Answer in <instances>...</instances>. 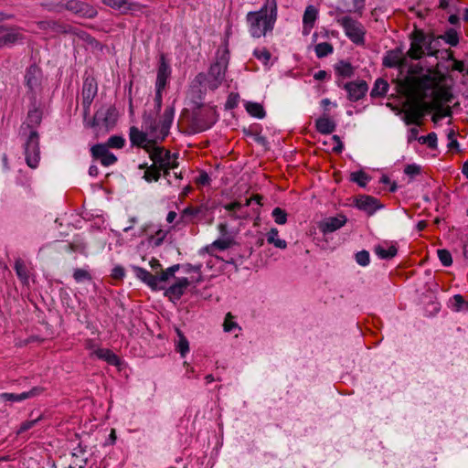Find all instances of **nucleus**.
<instances>
[{"label":"nucleus","mask_w":468,"mask_h":468,"mask_svg":"<svg viewBox=\"0 0 468 468\" xmlns=\"http://www.w3.org/2000/svg\"><path fill=\"white\" fill-rule=\"evenodd\" d=\"M174 118L175 107L173 105L165 109L159 121L150 114H144L143 118L144 132L135 126L130 128L129 137L132 145L147 151L154 143L163 142L169 134Z\"/></svg>","instance_id":"f257e3e1"},{"label":"nucleus","mask_w":468,"mask_h":468,"mask_svg":"<svg viewBox=\"0 0 468 468\" xmlns=\"http://www.w3.org/2000/svg\"><path fill=\"white\" fill-rule=\"evenodd\" d=\"M278 16L276 0H265L259 11L249 12L246 21L252 37L260 38L273 30Z\"/></svg>","instance_id":"f03ea898"},{"label":"nucleus","mask_w":468,"mask_h":468,"mask_svg":"<svg viewBox=\"0 0 468 468\" xmlns=\"http://www.w3.org/2000/svg\"><path fill=\"white\" fill-rule=\"evenodd\" d=\"M408 70L399 86L409 98L424 99L425 91L430 89L432 80L430 75L424 73L420 64L408 65Z\"/></svg>","instance_id":"7ed1b4c3"},{"label":"nucleus","mask_w":468,"mask_h":468,"mask_svg":"<svg viewBox=\"0 0 468 468\" xmlns=\"http://www.w3.org/2000/svg\"><path fill=\"white\" fill-rule=\"evenodd\" d=\"M229 58L228 50H224L222 54L217 58L216 62L210 66L207 76L204 73H199L197 75L195 80L199 84L207 80V87L210 90L218 89L225 79Z\"/></svg>","instance_id":"20e7f679"},{"label":"nucleus","mask_w":468,"mask_h":468,"mask_svg":"<svg viewBox=\"0 0 468 468\" xmlns=\"http://www.w3.org/2000/svg\"><path fill=\"white\" fill-rule=\"evenodd\" d=\"M336 23L342 27L346 36L356 45H365V36L367 30L365 27L358 20L350 16H337Z\"/></svg>","instance_id":"39448f33"},{"label":"nucleus","mask_w":468,"mask_h":468,"mask_svg":"<svg viewBox=\"0 0 468 468\" xmlns=\"http://www.w3.org/2000/svg\"><path fill=\"white\" fill-rule=\"evenodd\" d=\"M25 136L24 153L27 165L37 168L40 160L39 134L37 130H31Z\"/></svg>","instance_id":"423d86ee"},{"label":"nucleus","mask_w":468,"mask_h":468,"mask_svg":"<svg viewBox=\"0 0 468 468\" xmlns=\"http://www.w3.org/2000/svg\"><path fill=\"white\" fill-rule=\"evenodd\" d=\"M216 122L217 115L213 109H197L193 112L191 126L195 133H201L209 129Z\"/></svg>","instance_id":"0eeeda50"},{"label":"nucleus","mask_w":468,"mask_h":468,"mask_svg":"<svg viewBox=\"0 0 468 468\" xmlns=\"http://www.w3.org/2000/svg\"><path fill=\"white\" fill-rule=\"evenodd\" d=\"M412 101L408 103L405 111L404 122L406 124L420 125V120L425 114L428 103L422 102L423 99L410 98Z\"/></svg>","instance_id":"6e6552de"},{"label":"nucleus","mask_w":468,"mask_h":468,"mask_svg":"<svg viewBox=\"0 0 468 468\" xmlns=\"http://www.w3.org/2000/svg\"><path fill=\"white\" fill-rule=\"evenodd\" d=\"M24 39L25 36L21 27L0 26V49L5 47H13Z\"/></svg>","instance_id":"1a4fd4ad"},{"label":"nucleus","mask_w":468,"mask_h":468,"mask_svg":"<svg viewBox=\"0 0 468 468\" xmlns=\"http://www.w3.org/2000/svg\"><path fill=\"white\" fill-rule=\"evenodd\" d=\"M116 111L113 107L101 108L95 114L93 119L89 122L90 127L103 125L105 128L112 127L116 122Z\"/></svg>","instance_id":"9d476101"},{"label":"nucleus","mask_w":468,"mask_h":468,"mask_svg":"<svg viewBox=\"0 0 468 468\" xmlns=\"http://www.w3.org/2000/svg\"><path fill=\"white\" fill-rule=\"evenodd\" d=\"M262 197L260 195H254L250 198H245V202L234 201L224 206V208L230 212V216L235 218H245L248 217V213L243 211L244 207H249L251 202H256L258 205H261V200Z\"/></svg>","instance_id":"9b49d317"},{"label":"nucleus","mask_w":468,"mask_h":468,"mask_svg":"<svg viewBox=\"0 0 468 468\" xmlns=\"http://www.w3.org/2000/svg\"><path fill=\"white\" fill-rule=\"evenodd\" d=\"M383 65L387 68H398L402 73L408 67V58L400 48L391 49L383 58Z\"/></svg>","instance_id":"f8f14e48"},{"label":"nucleus","mask_w":468,"mask_h":468,"mask_svg":"<svg viewBox=\"0 0 468 468\" xmlns=\"http://www.w3.org/2000/svg\"><path fill=\"white\" fill-rule=\"evenodd\" d=\"M42 80L41 69L37 65L29 66L25 74V83L28 90L32 93H36L40 90Z\"/></svg>","instance_id":"ddd939ff"},{"label":"nucleus","mask_w":468,"mask_h":468,"mask_svg":"<svg viewBox=\"0 0 468 468\" xmlns=\"http://www.w3.org/2000/svg\"><path fill=\"white\" fill-rule=\"evenodd\" d=\"M65 8L81 17L92 18L97 16V11L94 7L79 0L68 1Z\"/></svg>","instance_id":"4468645a"},{"label":"nucleus","mask_w":468,"mask_h":468,"mask_svg":"<svg viewBox=\"0 0 468 468\" xmlns=\"http://www.w3.org/2000/svg\"><path fill=\"white\" fill-rule=\"evenodd\" d=\"M91 156L101 161L103 166H110L117 162V157L109 151L107 145L102 144H95L90 149Z\"/></svg>","instance_id":"2eb2a0df"},{"label":"nucleus","mask_w":468,"mask_h":468,"mask_svg":"<svg viewBox=\"0 0 468 468\" xmlns=\"http://www.w3.org/2000/svg\"><path fill=\"white\" fill-rule=\"evenodd\" d=\"M97 84L93 81V80H85L82 88V107L84 119H86L90 113V108L94 97L97 94Z\"/></svg>","instance_id":"dca6fc26"},{"label":"nucleus","mask_w":468,"mask_h":468,"mask_svg":"<svg viewBox=\"0 0 468 468\" xmlns=\"http://www.w3.org/2000/svg\"><path fill=\"white\" fill-rule=\"evenodd\" d=\"M44 391V388L41 387H34L30 390L22 392L20 394L15 393H1L0 394V402H21L23 400L35 398L39 396Z\"/></svg>","instance_id":"f3484780"},{"label":"nucleus","mask_w":468,"mask_h":468,"mask_svg":"<svg viewBox=\"0 0 468 468\" xmlns=\"http://www.w3.org/2000/svg\"><path fill=\"white\" fill-rule=\"evenodd\" d=\"M157 144L158 143H154L153 146H150L146 152L149 154L150 158L153 160V165H155L163 169L164 166H167L171 153L170 151L165 150L164 147L158 146Z\"/></svg>","instance_id":"a211bd4d"},{"label":"nucleus","mask_w":468,"mask_h":468,"mask_svg":"<svg viewBox=\"0 0 468 468\" xmlns=\"http://www.w3.org/2000/svg\"><path fill=\"white\" fill-rule=\"evenodd\" d=\"M368 86L365 80L351 81L345 84V90L347 91L348 99L352 101H357L362 99L367 91Z\"/></svg>","instance_id":"6ab92c4d"},{"label":"nucleus","mask_w":468,"mask_h":468,"mask_svg":"<svg viewBox=\"0 0 468 468\" xmlns=\"http://www.w3.org/2000/svg\"><path fill=\"white\" fill-rule=\"evenodd\" d=\"M42 121V112L34 107L28 111L27 120L21 126L22 134L28 133L31 130H36Z\"/></svg>","instance_id":"aec40b11"},{"label":"nucleus","mask_w":468,"mask_h":468,"mask_svg":"<svg viewBox=\"0 0 468 468\" xmlns=\"http://www.w3.org/2000/svg\"><path fill=\"white\" fill-rule=\"evenodd\" d=\"M346 218L343 215L330 217L320 222L319 229L324 234L332 233L342 228L346 223Z\"/></svg>","instance_id":"412c9836"},{"label":"nucleus","mask_w":468,"mask_h":468,"mask_svg":"<svg viewBox=\"0 0 468 468\" xmlns=\"http://www.w3.org/2000/svg\"><path fill=\"white\" fill-rule=\"evenodd\" d=\"M191 281L188 278L182 277L176 280L165 292L169 298L179 300L185 293L186 289L190 284Z\"/></svg>","instance_id":"4be33fe9"},{"label":"nucleus","mask_w":468,"mask_h":468,"mask_svg":"<svg viewBox=\"0 0 468 468\" xmlns=\"http://www.w3.org/2000/svg\"><path fill=\"white\" fill-rule=\"evenodd\" d=\"M356 206L360 210L373 215L380 207L378 200L371 196H360L356 199Z\"/></svg>","instance_id":"5701e85b"},{"label":"nucleus","mask_w":468,"mask_h":468,"mask_svg":"<svg viewBox=\"0 0 468 468\" xmlns=\"http://www.w3.org/2000/svg\"><path fill=\"white\" fill-rule=\"evenodd\" d=\"M426 44V37L420 33L410 44V48L408 50L406 56L412 59H419L424 55L423 46Z\"/></svg>","instance_id":"b1692460"},{"label":"nucleus","mask_w":468,"mask_h":468,"mask_svg":"<svg viewBox=\"0 0 468 468\" xmlns=\"http://www.w3.org/2000/svg\"><path fill=\"white\" fill-rule=\"evenodd\" d=\"M207 207L204 206L187 207L182 212V218L189 222H197L205 218Z\"/></svg>","instance_id":"393cba45"},{"label":"nucleus","mask_w":468,"mask_h":468,"mask_svg":"<svg viewBox=\"0 0 468 468\" xmlns=\"http://www.w3.org/2000/svg\"><path fill=\"white\" fill-rule=\"evenodd\" d=\"M171 74V69L169 65L162 59L157 70L155 89L156 90H165L167 80L169 79Z\"/></svg>","instance_id":"a878e982"},{"label":"nucleus","mask_w":468,"mask_h":468,"mask_svg":"<svg viewBox=\"0 0 468 468\" xmlns=\"http://www.w3.org/2000/svg\"><path fill=\"white\" fill-rule=\"evenodd\" d=\"M134 272L136 277L146 283L149 287L154 290L158 289L157 274H152L141 267H134Z\"/></svg>","instance_id":"bb28decb"},{"label":"nucleus","mask_w":468,"mask_h":468,"mask_svg":"<svg viewBox=\"0 0 468 468\" xmlns=\"http://www.w3.org/2000/svg\"><path fill=\"white\" fill-rule=\"evenodd\" d=\"M315 127L320 133L330 134L335 132L336 125L328 115L324 114L315 121Z\"/></svg>","instance_id":"cd10ccee"},{"label":"nucleus","mask_w":468,"mask_h":468,"mask_svg":"<svg viewBox=\"0 0 468 468\" xmlns=\"http://www.w3.org/2000/svg\"><path fill=\"white\" fill-rule=\"evenodd\" d=\"M318 11L314 5H308L305 8L303 16L304 33L308 34L309 31L314 27V22L317 18Z\"/></svg>","instance_id":"c85d7f7f"},{"label":"nucleus","mask_w":468,"mask_h":468,"mask_svg":"<svg viewBox=\"0 0 468 468\" xmlns=\"http://www.w3.org/2000/svg\"><path fill=\"white\" fill-rule=\"evenodd\" d=\"M94 355L101 359L106 361L108 364L112 366H118L120 364V358L117 355H115L112 351L107 348H98L94 351Z\"/></svg>","instance_id":"c756f323"},{"label":"nucleus","mask_w":468,"mask_h":468,"mask_svg":"<svg viewBox=\"0 0 468 468\" xmlns=\"http://www.w3.org/2000/svg\"><path fill=\"white\" fill-rule=\"evenodd\" d=\"M353 8L352 9H343L341 7H336L335 12L337 14L344 13H354L358 17L363 16L365 7H366V0H352Z\"/></svg>","instance_id":"7c9ffc66"},{"label":"nucleus","mask_w":468,"mask_h":468,"mask_svg":"<svg viewBox=\"0 0 468 468\" xmlns=\"http://www.w3.org/2000/svg\"><path fill=\"white\" fill-rule=\"evenodd\" d=\"M374 252L383 260H390L396 256L398 250L395 245L389 246L386 249L383 245H377L374 248Z\"/></svg>","instance_id":"2f4dec72"},{"label":"nucleus","mask_w":468,"mask_h":468,"mask_svg":"<svg viewBox=\"0 0 468 468\" xmlns=\"http://www.w3.org/2000/svg\"><path fill=\"white\" fill-rule=\"evenodd\" d=\"M388 88L389 85L385 80L378 79L374 84L373 89L371 90L370 95L373 98L383 97L387 94Z\"/></svg>","instance_id":"473e14b6"},{"label":"nucleus","mask_w":468,"mask_h":468,"mask_svg":"<svg viewBox=\"0 0 468 468\" xmlns=\"http://www.w3.org/2000/svg\"><path fill=\"white\" fill-rule=\"evenodd\" d=\"M176 334L178 339L176 342V349L180 353L181 356L184 357L189 352V343L186 337L179 329H176Z\"/></svg>","instance_id":"72a5a7b5"},{"label":"nucleus","mask_w":468,"mask_h":468,"mask_svg":"<svg viewBox=\"0 0 468 468\" xmlns=\"http://www.w3.org/2000/svg\"><path fill=\"white\" fill-rule=\"evenodd\" d=\"M278 234H279L278 229L275 228H272L267 233V241L270 244H273L276 248L284 250L287 247V242L284 239H279Z\"/></svg>","instance_id":"f704fd0d"},{"label":"nucleus","mask_w":468,"mask_h":468,"mask_svg":"<svg viewBox=\"0 0 468 468\" xmlns=\"http://www.w3.org/2000/svg\"><path fill=\"white\" fill-rule=\"evenodd\" d=\"M245 108L248 113L253 117L258 119H262L265 117V111L262 105L258 102H247Z\"/></svg>","instance_id":"c9c22d12"},{"label":"nucleus","mask_w":468,"mask_h":468,"mask_svg":"<svg viewBox=\"0 0 468 468\" xmlns=\"http://www.w3.org/2000/svg\"><path fill=\"white\" fill-rule=\"evenodd\" d=\"M335 71L344 78H350L354 75V68L351 63L341 60L335 65Z\"/></svg>","instance_id":"e433bc0d"},{"label":"nucleus","mask_w":468,"mask_h":468,"mask_svg":"<svg viewBox=\"0 0 468 468\" xmlns=\"http://www.w3.org/2000/svg\"><path fill=\"white\" fill-rule=\"evenodd\" d=\"M39 28L46 29L50 28L55 33H68L69 29L67 26L61 25L56 21H41L38 23Z\"/></svg>","instance_id":"4c0bfd02"},{"label":"nucleus","mask_w":468,"mask_h":468,"mask_svg":"<svg viewBox=\"0 0 468 468\" xmlns=\"http://www.w3.org/2000/svg\"><path fill=\"white\" fill-rule=\"evenodd\" d=\"M72 276L77 283L92 281V275L88 269L76 268L73 270Z\"/></svg>","instance_id":"58836bf2"},{"label":"nucleus","mask_w":468,"mask_h":468,"mask_svg":"<svg viewBox=\"0 0 468 468\" xmlns=\"http://www.w3.org/2000/svg\"><path fill=\"white\" fill-rule=\"evenodd\" d=\"M161 168L155 165H151L144 171V179L147 182H156L161 176Z\"/></svg>","instance_id":"ea45409f"},{"label":"nucleus","mask_w":468,"mask_h":468,"mask_svg":"<svg viewBox=\"0 0 468 468\" xmlns=\"http://www.w3.org/2000/svg\"><path fill=\"white\" fill-rule=\"evenodd\" d=\"M314 50L317 58H324L333 53L334 48L328 42H322L315 46Z\"/></svg>","instance_id":"a19ab883"},{"label":"nucleus","mask_w":468,"mask_h":468,"mask_svg":"<svg viewBox=\"0 0 468 468\" xmlns=\"http://www.w3.org/2000/svg\"><path fill=\"white\" fill-rule=\"evenodd\" d=\"M104 144L107 148L122 149L125 144V139L120 135H112Z\"/></svg>","instance_id":"79ce46f5"},{"label":"nucleus","mask_w":468,"mask_h":468,"mask_svg":"<svg viewBox=\"0 0 468 468\" xmlns=\"http://www.w3.org/2000/svg\"><path fill=\"white\" fill-rule=\"evenodd\" d=\"M370 177L363 171L354 172L351 174V180L360 186H366Z\"/></svg>","instance_id":"37998d69"},{"label":"nucleus","mask_w":468,"mask_h":468,"mask_svg":"<svg viewBox=\"0 0 468 468\" xmlns=\"http://www.w3.org/2000/svg\"><path fill=\"white\" fill-rule=\"evenodd\" d=\"M271 216L275 223L279 225H283L287 221V213L281 207H275L271 212Z\"/></svg>","instance_id":"c03bdc74"},{"label":"nucleus","mask_w":468,"mask_h":468,"mask_svg":"<svg viewBox=\"0 0 468 468\" xmlns=\"http://www.w3.org/2000/svg\"><path fill=\"white\" fill-rule=\"evenodd\" d=\"M102 3L114 9H122L125 7L127 10H131V4H128L127 1L122 0H101Z\"/></svg>","instance_id":"a18cd8bd"},{"label":"nucleus","mask_w":468,"mask_h":468,"mask_svg":"<svg viewBox=\"0 0 468 468\" xmlns=\"http://www.w3.org/2000/svg\"><path fill=\"white\" fill-rule=\"evenodd\" d=\"M201 267H202L201 264L192 265L190 263H186V264L182 265V269H183L184 272H186V273L196 272L198 274V278H197L196 280H194V279L192 280V282H201Z\"/></svg>","instance_id":"49530a36"},{"label":"nucleus","mask_w":468,"mask_h":468,"mask_svg":"<svg viewBox=\"0 0 468 468\" xmlns=\"http://www.w3.org/2000/svg\"><path fill=\"white\" fill-rule=\"evenodd\" d=\"M437 254L443 266L448 267L452 265V258L449 250L444 249L438 250Z\"/></svg>","instance_id":"de8ad7c7"},{"label":"nucleus","mask_w":468,"mask_h":468,"mask_svg":"<svg viewBox=\"0 0 468 468\" xmlns=\"http://www.w3.org/2000/svg\"><path fill=\"white\" fill-rule=\"evenodd\" d=\"M41 420H42V415L38 416L37 418H36L34 420H26V421L22 422L16 433L21 434V433L32 429Z\"/></svg>","instance_id":"09e8293b"},{"label":"nucleus","mask_w":468,"mask_h":468,"mask_svg":"<svg viewBox=\"0 0 468 468\" xmlns=\"http://www.w3.org/2000/svg\"><path fill=\"white\" fill-rule=\"evenodd\" d=\"M356 261L360 265V266H367L370 262V256H369V252L367 250H361V251H358L356 254Z\"/></svg>","instance_id":"8fccbe9b"},{"label":"nucleus","mask_w":468,"mask_h":468,"mask_svg":"<svg viewBox=\"0 0 468 468\" xmlns=\"http://www.w3.org/2000/svg\"><path fill=\"white\" fill-rule=\"evenodd\" d=\"M234 317L231 313H228L225 316L223 327L225 332H231L233 329L238 328V324L233 320Z\"/></svg>","instance_id":"3c124183"},{"label":"nucleus","mask_w":468,"mask_h":468,"mask_svg":"<svg viewBox=\"0 0 468 468\" xmlns=\"http://www.w3.org/2000/svg\"><path fill=\"white\" fill-rule=\"evenodd\" d=\"M447 138H448V144H447V147L450 149V150H457L459 151V143L456 139V133L454 132L453 129H450L447 133Z\"/></svg>","instance_id":"603ef678"},{"label":"nucleus","mask_w":468,"mask_h":468,"mask_svg":"<svg viewBox=\"0 0 468 468\" xmlns=\"http://www.w3.org/2000/svg\"><path fill=\"white\" fill-rule=\"evenodd\" d=\"M15 270L19 278L27 279V271L25 263L22 260L18 259L15 262Z\"/></svg>","instance_id":"864d4df0"},{"label":"nucleus","mask_w":468,"mask_h":468,"mask_svg":"<svg viewBox=\"0 0 468 468\" xmlns=\"http://www.w3.org/2000/svg\"><path fill=\"white\" fill-rule=\"evenodd\" d=\"M231 243L229 239H218L211 244V247L219 250H225L230 247Z\"/></svg>","instance_id":"5fc2aeb1"},{"label":"nucleus","mask_w":468,"mask_h":468,"mask_svg":"<svg viewBox=\"0 0 468 468\" xmlns=\"http://www.w3.org/2000/svg\"><path fill=\"white\" fill-rule=\"evenodd\" d=\"M254 56L263 63H267L271 58V53L266 48L256 49Z\"/></svg>","instance_id":"6e6d98bb"},{"label":"nucleus","mask_w":468,"mask_h":468,"mask_svg":"<svg viewBox=\"0 0 468 468\" xmlns=\"http://www.w3.org/2000/svg\"><path fill=\"white\" fill-rule=\"evenodd\" d=\"M173 271H170V268H167L166 270H161L160 273H157V282L158 284L160 282H167L171 277H174Z\"/></svg>","instance_id":"4d7b16f0"},{"label":"nucleus","mask_w":468,"mask_h":468,"mask_svg":"<svg viewBox=\"0 0 468 468\" xmlns=\"http://www.w3.org/2000/svg\"><path fill=\"white\" fill-rule=\"evenodd\" d=\"M404 173L413 177L420 173V166L416 164L408 165L404 169Z\"/></svg>","instance_id":"13d9d810"},{"label":"nucleus","mask_w":468,"mask_h":468,"mask_svg":"<svg viewBox=\"0 0 468 468\" xmlns=\"http://www.w3.org/2000/svg\"><path fill=\"white\" fill-rule=\"evenodd\" d=\"M446 42L452 47H454L458 44L459 38H458L457 33L454 30L451 29V30L447 31Z\"/></svg>","instance_id":"bf43d9fd"},{"label":"nucleus","mask_w":468,"mask_h":468,"mask_svg":"<svg viewBox=\"0 0 468 468\" xmlns=\"http://www.w3.org/2000/svg\"><path fill=\"white\" fill-rule=\"evenodd\" d=\"M238 101H239V95L231 93L228 97V100H227V102H226V107L228 109H234L235 107H237Z\"/></svg>","instance_id":"052dcab7"},{"label":"nucleus","mask_w":468,"mask_h":468,"mask_svg":"<svg viewBox=\"0 0 468 468\" xmlns=\"http://www.w3.org/2000/svg\"><path fill=\"white\" fill-rule=\"evenodd\" d=\"M164 90H156L155 89V97H154V109L155 113H158L162 107V92Z\"/></svg>","instance_id":"680f3d73"},{"label":"nucleus","mask_w":468,"mask_h":468,"mask_svg":"<svg viewBox=\"0 0 468 468\" xmlns=\"http://www.w3.org/2000/svg\"><path fill=\"white\" fill-rule=\"evenodd\" d=\"M210 182V177L206 172H201L196 178V183L200 186H207Z\"/></svg>","instance_id":"e2e57ef3"},{"label":"nucleus","mask_w":468,"mask_h":468,"mask_svg":"<svg viewBox=\"0 0 468 468\" xmlns=\"http://www.w3.org/2000/svg\"><path fill=\"white\" fill-rule=\"evenodd\" d=\"M428 147L431 149H435L437 147V135L435 133H430L426 135Z\"/></svg>","instance_id":"0e129e2a"},{"label":"nucleus","mask_w":468,"mask_h":468,"mask_svg":"<svg viewBox=\"0 0 468 468\" xmlns=\"http://www.w3.org/2000/svg\"><path fill=\"white\" fill-rule=\"evenodd\" d=\"M124 275H125V271L122 266H116L113 268L112 276L114 279H118V280L122 279L124 277Z\"/></svg>","instance_id":"69168bd1"},{"label":"nucleus","mask_w":468,"mask_h":468,"mask_svg":"<svg viewBox=\"0 0 468 468\" xmlns=\"http://www.w3.org/2000/svg\"><path fill=\"white\" fill-rule=\"evenodd\" d=\"M452 95L447 91H441L440 93H436L435 100L438 101H446L449 102L452 100Z\"/></svg>","instance_id":"338daca9"},{"label":"nucleus","mask_w":468,"mask_h":468,"mask_svg":"<svg viewBox=\"0 0 468 468\" xmlns=\"http://www.w3.org/2000/svg\"><path fill=\"white\" fill-rule=\"evenodd\" d=\"M152 270L155 271V274L160 273L158 270H162V265L157 259L153 258L149 262Z\"/></svg>","instance_id":"774afa93"}]
</instances>
